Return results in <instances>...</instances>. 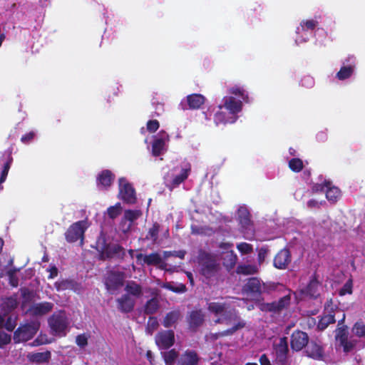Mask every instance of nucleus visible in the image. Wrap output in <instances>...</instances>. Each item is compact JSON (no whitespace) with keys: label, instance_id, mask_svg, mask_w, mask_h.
Instances as JSON below:
<instances>
[{"label":"nucleus","instance_id":"obj_1","mask_svg":"<svg viewBox=\"0 0 365 365\" xmlns=\"http://www.w3.org/2000/svg\"><path fill=\"white\" fill-rule=\"evenodd\" d=\"M208 310L217 317L215 321V323H224L232 326L231 329L224 332V335L231 334L245 325L243 322L239 321L236 312L230 309L226 303L210 302L208 303Z\"/></svg>","mask_w":365,"mask_h":365},{"label":"nucleus","instance_id":"obj_2","mask_svg":"<svg viewBox=\"0 0 365 365\" xmlns=\"http://www.w3.org/2000/svg\"><path fill=\"white\" fill-rule=\"evenodd\" d=\"M243 101L248 102L247 92L242 87L234 86L228 89V95L223 98L222 104L219 106V108L225 109L237 116V113L242 110Z\"/></svg>","mask_w":365,"mask_h":365},{"label":"nucleus","instance_id":"obj_3","mask_svg":"<svg viewBox=\"0 0 365 365\" xmlns=\"http://www.w3.org/2000/svg\"><path fill=\"white\" fill-rule=\"evenodd\" d=\"M336 316H338V317H341L338 324V326H340L344 322L345 314L343 311L338 309L336 305L333 304L331 299L328 300L325 304L324 313L319 321L318 329L324 330L330 324L334 323Z\"/></svg>","mask_w":365,"mask_h":365},{"label":"nucleus","instance_id":"obj_4","mask_svg":"<svg viewBox=\"0 0 365 365\" xmlns=\"http://www.w3.org/2000/svg\"><path fill=\"white\" fill-rule=\"evenodd\" d=\"M318 25L319 22L317 19L302 20L296 29V43L300 44L307 41Z\"/></svg>","mask_w":365,"mask_h":365},{"label":"nucleus","instance_id":"obj_5","mask_svg":"<svg viewBox=\"0 0 365 365\" xmlns=\"http://www.w3.org/2000/svg\"><path fill=\"white\" fill-rule=\"evenodd\" d=\"M90 226L88 220H83L72 224L66 232V239L69 242H74L80 240L83 244L85 231Z\"/></svg>","mask_w":365,"mask_h":365},{"label":"nucleus","instance_id":"obj_6","mask_svg":"<svg viewBox=\"0 0 365 365\" xmlns=\"http://www.w3.org/2000/svg\"><path fill=\"white\" fill-rule=\"evenodd\" d=\"M136 258L141 264H147L148 265H156L160 269L170 272L176 269V267L168 268V264L165 262L167 259H164V252L163 253V255L158 253H152L148 255L138 254L136 255Z\"/></svg>","mask_w":365,"mask_h":365},{"label":"nucleus","instance_id":"obj_7","mask_svg":"<svg viewBox=\"0 0 365 365\" xmlns=\"http://www.w3.org/2000/svg\"><path fill=\"white\" fill-rule=\"evenodd\" d=\"M96 249L101 253L102 258L112 257L115 255L120 256L123 252V248L120 245L107 243L106 237L103 235H101L98 238Z\"/></svg>","mask_w":365,"mask_h":365},{"label":"nucleus","instance_id":"obj_8","mask_svg":"<svg viewBox=\"0 0 365 365\" xmlns=\"http://www.w3.org/2000/svg\"><path fill=\"white\" fill-rule=\"evenodd\" d=\"M118 190V198L128 204H134L135 202L136 195L135 189L126 178H119Z\"/></svg>","mask_w":365,"mask_h":365},{"label":"nucleus","instance_id":"obj_9","mask_svg":"<svg viewBox=\"0 0 365 365\" xmlns=\"http://www.w3.org/2000/svg\"><path fill=\"white\" fill-rule=\"evenodd\" d=\"M39 329V323L34 322L19 327L14 334L16 343L24 342L31 339Z\"/></svg>","mask_w":365,"mask_h":365},{"label":"nucleus","instance_id":"obj_10","mask_svg":"<svg viewBox=\"0 0 365 365\" xmlns=\"http://www.w3.org/2000/svg\"><path fill=\"white\" fill-rule=\"evenodd\" d=\"M49 325L53 332L58 336H64L68 326V319L63 312L53 315L49 319Z\"/></svg>","mask_w":365,"mask_h":365},{"label":"nucleus","instance_id":"obj_11","mask_svg":"<svg viewBox=\"0 0 365 365\" xmlns=\"http://www.w3.org/2000/svg\"><path fill=\"white\" fill-rule=\"evenodd\" d=\"M169 136L164 131H160L155 135L152 145V154L154 156H158L165 152Z\"/></svg>","mask_w":365,"mask_h":365},{"label":"nucleus","instance_id":"obj_12","mask_svg":"<svg viewBox=\"0 0 365 365\" xmlns=\"http://www.w3.org/2000/svg\"><path fill=\"white\" fill-rule=\"evenodd\" d=\"M200 264L202 274L207 278L214 276L219 269L216 259L210 255H205Z\"/></svg>","mask_w":365,"mask_h":365},{"label":"nucleus","instance_id":"obj_13","mask_svg":"<svg viewBox=\"0 0 365 365\" xmlns=\"http://www.w3.org/2000/svg\"><path fill=\"white\" fill-rule=\"evenodd\" d=\"M243 290L250 297H257L262 292L266 291V286L262 284L259 279L253 277L249 279Z\"/></svg>","mask_w":365,"mask_h":365},{"label":"nucleus","instance_id":"obj_14","mask_svg":"<svg viewBox=\"0 0 365 365\" xmlns=\"http://www.w3.org/2000/svg\"><path fill=\"white\" fill-rule=\"evenodd\" d=\"M356 67V60L353 56L348 57L344 61L340 70L336 73V77L344 81L350 78L354 73Z\"/></svg>","mask_w":365,"mask_h":365},{"label":"nucleus","instance_id":"obj_15","mask_svg":"<svg viewBox=\"0 0 365 365\" xmlns=\"http://www.w3.org/2000/svg\"><path fill=\"white\" fill-rule=\"evenodd\" d=\"M274 347L276 355V360L278 364L282 365L286 359L288 352L287 341L286 337H281L277 339L274 343Z\"/></svg>","mask_w":365,"mask_h":365},{"label":"nucleus","instance_id":"obj_16","mask_svg":"<svg viewBox=\"0 0 365 365\" xmlns=\"http://www.w3.org/2000/svg\"><path fill=\"white\" fill-rule=\"evenodd\" d=\"M175 336L173 331L159 332L155 336V344L160 349H168L173 345Z\"/></svg>","mask_w":365,"mask_h":365},{"label":"nucleus","instance_id":"obj_17","mask_svg":"<svg viewBox=\"0 0 365 365\" xmlns=\"http://www.w3.org/2000/svg\"><path fill=\"white\" fill-rule=\"evenodd\" d=\"M123 280L124 277L122 274L110 273L106 282L107 289L113 294L115 290L123 286Z\"/></svg>","mask_w":365,"mask_h":365},{"label":"nucleus","instance_id":"obj_18","mask_svg":"<svg viewBox=\"0 0 365 365\" xmlns=\"http://www.w3.org/2000/svg\"><path fill=\"white\" fill-rule=\"evenodd\" d=\"M200 356L193 350H186L178 359L176 365H198Z\"/></svg>","mask_w":365,"mask_h":365},{"label":"nucleus","instance_id":"obj_19","mask_svg":"<svg viewBox=\"0 0 365 365\" xmlns=\"http://www.w3.org/2000/svg\"><path fill=\"white\" fill-rule=\"evenodd\" d=\"M308 343V336L306 333L297 331L292 335L291 346L296 351L302 349Z\"/></svg>","mask_w":365,"mask_h":365},{"label":"nucleus","instance_id":"obj_20","mask_svg":"<svg viewBox=\"0 0 365 365\" xmlns=\"http://www.w3.org/2000/svg\"><path fill=\"white\" fill-rule=\"evenodd\" d=\"M319 187L320 190L326 192V197L327 200L331 202H335L340 197L341 192L339 188L330 186L329 183H326L324 185L316 186V190H319Z\"/></svg>","mask_w":365,"mask_h":365},{"label":"nucleus","instance_id":"obj_21","mask_svg":"<svg viewBox=\"0 0 365 365\" xmlns=\"http://www.w3.org/2000/svg\"><path fill=\"white\" fill-rule=\"evenodd\" d=\"M237 116H235L225 109L219 108L214 117L215 123L217 125L220 124L233 123L236 121Z\"/></svg>","mask_w":365,"mask_h":365},{"label":"nucleus","instance_id":"obj_22","mask_svg":"<svg viewBox=\"0 0 365 365\" xmlns=\"http://www.w3.org/2000/svg\"><path fill=\"white\" fill-rule=\"evenodd\" d=\"M291 262L288 250L284 249L277 253L274 259V264L278 269H285Z\"/></svg>","mask_w":365,"mask_h":365},{"label":"nucleus","instance_id":"obj_23","mask_svg":"<svg viewBox=\"0 0 365 365\" xmlns=\"http://www.w3.org/2000/svg\"><path fill=\"white\" fill-rule=\"evenodd\" d=\"M118 309L122 312H130L133 310L135 304V299L128 295L123 294L117 299Z\"/></svg>","mask_w":365,"mask_h":365},{"label":"nucleus","instance_id":"obj_24","mask_svg":"<svg viewBox=\"0 0 365 365\" xmlns=\"http://www.w3.org/2000/svg\"><path fill=\"white\" fill-rule=\"evenodd\" d=\"M205 101V98L202 95L195 93L187 96L186 98L182 101L181 104L183 106L185 103H187L189 108L197 109L204 104Z\"/></svg>","mask_w":365,"mask_h":365},{"label":"nucleus","instance_id":"obj_25","mask_svg":"<svg viewBox=\"0 0 365 365\" xmlns=\"http://www.w3.org/2000/svg\"><path fill=\"white\" fill-rule=\"evenodd\" d=\"M11 161L12 158L11 156V153L9 151L5 152V153L3 155L2 159L0 160V164L2 165L0 184L5 181L8 175L9 170L10 168Z\"/></svg>","mask_w":365,"mask_h":365},{"label":"nucleus","instance_id":"obj_26","mask_svg":"<svg viewBox=\"0 0 365 365\" xmlns=\"http://www.w3.org/2000/svg\"><path fill=\"white\" fill-rule=\"evenodd\" d=\"M321 285L316 278L312 279L305 289H302V292L311 297H317L319 295Z\"/></svg>","mask_w":365,"mask_h":365},{"label":"nucleus","instance_id":"obj_27","mask_svg":"<svg viewBox=\"0 0 365 365\" xmlns=\"http://www.w3.org/2000/svg\"><path fill=\"white\" fill-rule=\"evenodd\" d=\"M114 179L113 175L109 170L102 171L98 177V186L102 188L109 187Z\"/></svg>","mask_w":365,"mask_h":365},{"label":"nucleus","instance_id":"obj_28","mask_svg":"<svg viewBox=\"0 0 365 365\" xmlns=\"http://www.w3.org/2000/svg\"><path fill=\"white\" fill-rule=\"evenodd\" d=\"M53 308V304L50 302H42L34 304L30 309V312L34 315H43L49 312Z\"/></svg>","mask_w":365,"mask_h":365},{"label":"nucleus","instance_id":"obj_29","mask_svg":"<svg viewBox=\"0 0 365 365\" xmlns=\"http://www.w3.org/2000/svg\"><path fill=\"white\" fill-rule=\"evenodd\" d=\"M224 265L228 268L232 269L236 264L237 255L232 250L225 252L222 256Z\"/></svg>","mask_w":365,"mask_h":365},{"label":"nucleus","instance_id":"obj_30","mask_svg":"<svg viewBox=\"0 0 365 365\" xmlns=\"http://www.w3.org/2000/svg\"><path fill=\"white\" fill-rule=\"evenodd\" d=\"M290 303L289 295H285L282 297L277 302H273L268 304L269 309L271 311H280L287 307Z\"/></svg>","mask_w":365,"mask_h":365},{"label":"nucleus","instance_id":"obj_31","mask_svg":"<svg viewBox=\"0 0 365 365\" xmlns=\"http://www.w3.org/2000/svg\"><path fill=\"white\" fill-rule=\"evenodd\" d=\"M307 352L309 356L315 359H321L323 356V351L322 347L317 344H311L308 346Z\"/></svg>","mask_w":365,"mask_h":365},{"label":"nucleus","instance_id":"obj_32","mask_svg":"<svg viewBox=\"0 0 365 365\" xmlns=\"http://www.w3.org/2000/svg\"><path fill=\"white\" fill-rule=\"evenodd\" d=\"M161 355L164 359L165 365H175V363L178 358V352L175 349L161 352Z\"/></svg>","mask_w":365,"mask_h":365},{"label":"nucleus","instance_id":"obj_33","mask_svg":"<svg viewBox=\"0 0 365 365\" xmlns=\"http://www.w3.org/2000/svg\"><path fill=\"white\" fill-rule=\"evenodd\" d=\"M18 305V302L15 297H11L6 299L1 304V309L4 311L7 314Z\"/></svg>","mask_w":365,"mask_h":365},{"label":"nucleus","instance_id":"obj_34","mask_svg":"<svg viewBox=\"0 0 365 365\" xmlns=\"http://www.w3.org/2000/svg\"><path fill=\"white\" fill-rule=\"evenodd\" d=\"M125 290L126 292L125 294H128L133 297L134 299L140 296L141 294V289L139 285L133 282H128L127 284Z\"/></svg>","mask_w":365,"mask_h":365},{"label":"nucleus","instance_id":"obj_35","mask_svg":"<svg viewBox=\"0 0 365 365\" xmlns=\"http://www.w3.org/2000/svg\"><path fill=\"white\" fill-rule=\"evenodd\" d=\"M161 287L177 293H182L186 290V287L183 284L173 282L163 283Z\"/></svg>","mask_w":365,"mask_h":365},{"label":"nucleus","instance_id":"obj_36","mask_svg":"<svg viewBox=\"0 0 365 365\" xmlns=\"http://www.w3.org/2000/svg\"><path fill=\"white\" fill-rule=\"evenodd\" d=\"M204 320V315L202 312L200 311H195L190 314V324L192 327H196L200 325Z\"/></svg>","mask_w":365,"mask_h":365},{"label":"nucleus","instance_id":"obj_37","mask_svg":"<svg viewBox=\"0 0 365 365\" xmlns=\"http://www.w3.org/2000/svg\"><path fill=\"white\" fill-rule=\"evenodd\" d=\"M237 215L240 222L243 227H247L250 225V214L247 207H240L237 210Z\"/></svg>","mask_w":365,"mask_h":365},{"label":"nucleus","instance_id":"obj_38","mask_svg":"<svg viewBox=\"0 0 365 365\" xmlns=\"http://www.w3.org/2000/svg\"><path fill=\"white\" fill-rule=\"evenodd\" d=\"M357 340L354 339L352 338H347L344 339L342 341L339 343L338 344L342 347L343 351L345 353H349L353 351L356 345Z\"/></svg>","mask_w":365,"mask_h":365},{"label":"nucleus","instance_id":"obj_39","mask_svg":"<svg viewBox=\"0 0 365 365\" xmlns=\"http://www.w3.org/2000/svg\"><path fill=\"white\" fill-rule=\"evenodd\" d=\"M190 172V168H182L180 173L176 175L175 178L173 180V185L174 187L178 186L180 185L182 182H183L189 175V173Z\"/></svg>","mask_w":365,"mask_h":365},{"label":"nucleus","instance_id":"obj_40","mask_svg":"<svg viewBox=\"0 0 365 365\" xmlns=\"http://www.w3.org/2000/svg\"><path fill=\"white\" fill-rule=\"evenodd\" d=\"M258 267L254 264H242L237 267V271L240 274H253L258 272Z\"/></svg>","mask_w":365,"mask_h":365},{"label":"nucleus","instance_id":"obj_41","mask_svg":"<svg viewBox=\"0 0 365 365\" xmlns=\"http://www.w3.org/2000/svg\"><path fill=\"white\" fill-rule=\"evenodd\" d=\"M180 313L178 311H174L168 313L163 322V324L165 327H170L174 324L179 319Z\"/></svg>","mask_w":365,"mask_h":365},{"label":"nucleus","instance_id":"obj_42","mask_svg":"<svg viewBox=\"0 0 365 365\" xmlns=\"http://www.w3.org/2000/svg\"><path fill=\"white\" fill-rule=\"evenodd\" d=\"M142 215V212L140 210H125L124 212L123 217L125 218V220L130 222L132 224L138 219Z\"/></svg>","mask_w":365,"mask_h":365},{"label":"nucleus","instance_id":"obj_43","mask_svg":"<svg viewBox=\"0 0 365 365\" xmlns=\"http://www.w3.org/2000/svg\"><path fill=\"white\" fill-rule=\"evenodd\" d=\"M49 352L35 353L29 355V359L34 362L41 363L48 361L50 358Z\"/></svg>","mask_w":365,"mask_h":365},{"label":"nucleus","instance_id":"obj_44","mask_svg":"<svg viewBox=\"0 0 365 365\" xmlns=\"http://www.w3.org/2000/svg\"><path fill=\"white\" fill-rule=\"evenodd\" d=\"M122 209L121 204L118 202L115 205L109 207L106 213L110 218L115 219L121 213Z\"/></svg>","mask_w":365,"mask_h":365},{"label":"nucleus","instance_id":"obj_45","mask_svg":"<svg viewBox=\"0 0 365 365\" xmlns=\"http://www.w3.org/2000/svg\"><path fill=\"white\" fill-rule=\"evenodd\" d=\"M352 333L358 337L365 336V324L362 322H357L352 328Z\"/></svg>","mask_w":365,"mask_h":365},{"label":"nucleus","instance_id":"obj_46","mask_svg":"<svg viewBox=\"0 0 365 365\" xmlns=\"http://www.w3.org/2000/svg\"><path fill=\"white\" fill-rule=\"evenodd\" d=\"M335 338L337 344L340 343L344 339H347L348 334L346 327L342 326L341 327H338L336 330Z\"/></svg>","mask_w":365,"mask_h":365},{"label":"nucleus","instance_id":"obj_47","mask_svg":"<svg viewBox=\"0 0 365 365\" xmlns=\"http://www.w3.org/2000/svg\"><path fill=\"white\" fill-rule=\"evenodd\" d=\"M289 167L294 172H299L303 168V162L299 158H292L289 161Z\"/></svg>","mask_w":365,"mask_h":365},{"label":"nucleus","instance_id":"obj_48","mask_svg":"<svg viewBox=\"0 0 365 365\" xmlns=\"http://www.w3.org/2000/svg\"><path fill=\"white\" fill-rule=\"evenodd\" d=\"M158 301L155 299H152L147 302L145 311L147 314H153L158 309Z\"/></svg>","mask_w":365,"mask_h":365},{"label":"nucleus","instance_id":"obj_49","mask_svg":"<svg viewBox=\"0 0 365 365\" xmlns=\"http://www.w3.org/2000/svg\"><path fill=\"white\" fill-rule=\"evenodd\" d=\"M353 282L351 279H349L344 284L341 289L339 290V294L341 296L345 294H351L352 293Z\"/></svg>","mask_w":365,"mask_h":365},{"label":"nucleus","instance_id":"obj_50","mask_svg":"<svg viewBox=\"0 0 365 365\" xmlns=\"http://www.w3.org/2000/svg\"><path fill=\"white\" fill-rule=\"evenodd\" d=\"M55 287L58 291L71 289L73 287V282L68 280H62L55 283Z\"/></svg>","mask_w":365,"mask_h":365},{"label":"nucleus","instance_id":"obj_51","mask_svg":"<svg viewBox=\"0 0 365 365\" xmlns=\"http://www.w3.org/2000/svg\"><path fill=\"white\" fill-rule=\"evenodd\" d=\"M9 284L14 287H16L19 284V280L16 277V270L15 269H9L7 272Z\"/></svg>","mask_w":365,"mask_h":365},{"label":"nucleus","instance_id":"obj_52","mask_svg":"<svg viewBox=\"0 0 365 365\" xmlns=\"http://www.w3.org/2000/svg\"><path fill=\"white\" fill-rule=\"evenodd\" d=\"M133 224L130 222L123 217L120 223L119 230L123 233H127L130 230Z\"/></svg>","mask_w":365,"mask_h":365},{"label":"nucleus","instance_id":"obj_53","mask_svg":"<svg viewBox=\"0 0 365 365\" xmlns=\"http://www.w3.org/2000/svg\"><path fill=\"white\" fill-rule=\"evenodd\" d=\"M185 255V252L184 250L179 251H173V252H164V259H168L171 256L177 257L180 259H183Z\"/></svg>","mask_w":365,"mask_h":365},{"label":"nucleus","instance_id":"obj_54","mask_svg":"<svg viewBox=\"0 0 365 365\" xmlns=\"http://www.w3.org/2000/svg\"><path fill=\"white\" fill-rule=\"evenodd\" d=\"M16 324V317L11 315L8 317L6 321L4 322V327L8 331H12L15 328Z\"/></svg>","mask_w":365,"mask_h":365},{"label":"nucleus","instance_id":"obj_55","mask_svg":"<svg viewBox=\"0 0 365 365\" xmlns=\"http://www.w3.org/2000/svg\"><path fill=\"white\" fill-rule=\"evenodd\" d=\"M52 342L51 339H48L45 334H40L38 338L34 341V346H38L45 344H49Z\"/></svg>","mask_w":365,"mask_h":365},{"label":"nucleus","instance_id":"obj_56","mask_svg":"<svg viewBox=\"0 0 365 365\" xmlns=\"http://www.w3.org/2000/svg\"><path fill=\"white\" fill-rule=\"evenodd\" d=\"M237 250L242 254H248L252 251V247L246 242H242L237 245Z\"/></svg>","mask_w":365,"mask_h":365},{"label":"nucleus","instance_id":"obj_57","mask_svg":"<svg viewBox=\"0 0 365 365\" xmlns=\"http://www.w3.org/2000/svg\"><path fill=\"white\" fill-rule=\"evenodd\" d=\"M11 341L10 334L4 331H0V348H3L5 345Z\"/></svg>","mask_w":365,"mask_h":365},{"label":"nucleus","instance_id":"obj_58","mask_svg":"<svg viewBox=\"0 0 365 365\" xmlns=\"http://www.w3.org/2000/svg\"><path fill=\"white\" fill-rule=\"evenodd\" d=\"M301 83L302 86L311 88L314 84V79L310 76H305L302 78Z\"/></svg>","mask_w":365,"mask_h":365},{"label":"nucleus","instance_id":"obj_59","mask_svg":"<svg viewBox=\"0 0 365 365\" xmlns=\"http://www.w3.org/2000/svg\"><path fill=\"white\" fill-rule=\"evenodd\" d=\"M158 128L159 123L156 120H151L147 123V130L150 133L156 131L158 129Z\"/></svg>","mask_w":365,"mask_h":365},{"label":"nucleus","instance_id":"obj_60","mask_svg":"<svg viewBox=\"0 0 365 365\" xmlns=\"http://www.w3.org/2000/svg\"><path fill=\"white\" fill-rule=\"evenodd\" d=\"M76 343L81 346L83 347L87 344V337L84 335H79L76 337Z\"/></svg>","mask_w":365,"mask_h":365},{"label":"nucleus","instance_id":"obj_61","mask_svg":"<svg viewBox=\"0 0 365 365\" xmlns=\"http://www.w3.org/2000/svg\"><path fill=\"white\" fill-rule=\"evenodd\" d=\"M158 327V322L154 318H150L148 322V329L150 331L155 330Z\"/></svg>","mask_w":365,"mask_h":365},{"label":"nucleus","instance_id":"obj_62","mask_svg":"<svg viewBox=\"0 0 365 365\" xmlns=\"http://www.w3.org/2000/svg\"><path fill=\"white\" fill-rule=\"evenodd\" d=\"M266 257H267V250L264 249L259 250V253H258L259 264H261L264 262Z\"/></svg>","mask_w":365,"mask_h":365},{"label":"nucleus","instance_id":"obj_63","mask_svg":"<svg viewBox=\"0 0 365 365\" xmlns=\"http://www.w3.org/2000/svg\"><path fill=\"white\" fill-rule=\"evenodd\" d=\"M34 135L35 133L34 132H30L21 137V141L24 143H28L34 138Z\"/></svg>","mask_w":365,"mask_h":365},{"label":"nucleus","instance_id":"obj_64","mask_svg":"<svg viewBox=\"0 0 365 365\" xmlns=\"http://www.w3.org/2000/svg\"><path fill=\"white\" fill-rule=\"evenodd\" d=\"M260 365H271V362L266 354H262L259 357Z\"/></svg>","mask_w":365,"mask_h":365}]
</instances>
